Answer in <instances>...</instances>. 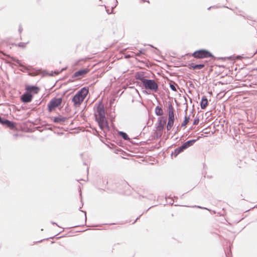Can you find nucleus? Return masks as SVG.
<instances>
[{
	"instance_id": "1",
	"label": "nucleus",
	"mask_w": 257,
	"mask_h": 257,
	"mask_svg": "<svg viewBox=\"0 0 257 257\" xmlns=\"http://www.w3.org/2000/svg\"><path fill=\"white\" fill-rule=\"evenodd\" d=\"M98 116L96 115V120H97L98 125L101 130L103 129V127L109 128L108 122L105 117V113L103 105L100 103L97 108L96 111Z\"/></svg>"
},
{
	"instance_id": "2",
	"label": "nucleus",
	"mask_w": 257,
	"mask_h": 257,
	"mask_svg": "<svg viewBox=\"0 0 257 257\" xmlns=\"http://www.w3.org/2000/svg\"><path fill=\"white\" fill-rule=\"evenodd\" d=\"M88 93V90L83 87L73 97L72 102L74 105L77 106L80 104L84 100Z\"/></svg>"
},
{
	"instance_id": "3",
	"label": "nucleus",
	"mask_w": 257,
	"mask_h": 257,
	"mask_svg": "<svg viewBox=\"0 0 257 257\" xmlns=\"http://www.w3.org/2000/svg\"><path fill=\"white\" fill-rule=\"evenodd\" d=\"M28 93H24L22 96V100L25 103H28L31 101L32 99V95L30 94L31 92L34 93H37L39 90V88L37 87L34 86H28L26 88Z\"/></svg>"
},
{
	"instance_id": "4",
	"label": "nucleus",
	"mask_w": 257,
	"mask_h": 257,
	"mask_svg": "<svg viewBox=\"0 0 257 257\" xmlns=\"http://www.w3.org/2000/svg\"><path fill=\"white\" fill-rule=\"evenodd\" d=\"M207 58H215L209 51L206 49H201L194 51V58L204 59Z\"/></svg>"
},
{
	"instance_id": "5",
	"label": "nucleus",
	"mask_w": 257,
	"mask_h": 257,
	"mask_svg": "<svg viewBox=\"0 0 257 257\" xmlns=\"http://www.w3.org/2000/svg\"><path fill=\"white\" fill-rule=\"evenodd\" d=\"M143 86L146 89H150L153 91L156 92L158 89L157 83L151 79H147L144 78L141 79Z\"/></svg>"
},
{
	"instance_id": "6",
	"label": "nucleus",
	"mask_w": 257,
	"mask_h": 257,
	"mask_svg": "<svg viewBox=\"0 0 257 257\" xmlns=\"http://www.w3.org/2000/svg\"><path fill=\"white\" fill-rule=\"evenodd\" d=\"M168 122L167 125V130L171 129L174 124V108L171 103L169 102L168 105Z\"/></svg>"
},
{
	"instance_id": "7",
	"label": "nucleus",
	"mask_w": 257,
	"mask_h": 257,
	"mask_svg": "<svg viewBox=\"0 0 257 257\" xmlns=\"http://www.w3.org/2000/svg\"><path fill=\"white\" fill-rule=\"evenodd\" d=\"M62 99L61 98H53L48 104V109L49 112H51L53 110L58 107L62 103Z\"/></svg>"
},
{
	"instance_id": "8",
	"label": "nucleus",
	"mask_w": 257,
	"mask_h": 257,
	"mask_svg": "<svg viewBox=\"0 0 257 257\" xmlns=\"http://www.w3.org/2000/svg\"><path fill=\"white\" fill-rule=\"evenodd\" d=\"M166 124V120L162 117L159 118L158 120V123L157 125V130L160 132H162L163 129L165 124Z\"/></svg>"
},
{
	"instance_id": "9",
	"label": "nucleus",
	"mask_w": 257,
	"mask_h": 257,
	"mask_svg": "<svg viewBox=\"0 0 257 257\" xmlns=\"http://www.w3.org/2000/svg\"><path fill=\"white\" fill-rule=\"evenodd\" d=\"M88 71V70L87 69L80 70L74 73L73 77L80 78L81 77L83 76L84 74H86Z\"/></svg>"
},
{
	"instance_id": "10",
	"label": "nucleus",
	"mask_w": 257,
	"mask_h": 257,
	"mask_svg": "<svg viewBox=\"0 0 257 257\" xmlns=\"http://www.w3.org/2000/svg\"><path fill=\"white\" fill-rule=\"evenodd\" d=\"M208 104V99L205 95L202 96L200 103V107L202 109H205Z\"/></svg>"
},
{
	"instance_id": "11",
	"label": "nucleus",
	"mask_w": 257,
	"mask_h": 257,
	"mask_svg": "<svg viewBox=\"0 0 257 257\" xmlns=\"http://www.w3.org/2000/svg\"><path fill=\"white\" fill-rule=\"evenodd\" d=\"M184 150H185V149H184L182 146H181L180 147L174 150V152L172 153L171 155L172 156H174L175 157H176L178 154H179L182 152L184 151Z\"/></svg>"
},
{
	"instance_id": "12",
	"label": "nucleus",
	"mask_w": 257,
	"mask_h": 257,
	"mask_svg": "<svg viewBox=\"0 0 257 257\" xmlns=\"http://www.w3.org/2000/svg\"><path fill=\"white\" fill-rule=\"evenodd\" d=\"M67 119V117L60 116L54 117L53 121L55 123H61L65 121Z\"/></svg>"
},
{
	"instance_id": "13",
	"label": "nucleus",
	"mask_w": 257,
	"mask_h": 257,
	"mask_svg": "<svg viewBox=\"0 0 257 257\" xmlns=\"http://www.w3.org/2000/svg\"><path fill=\"white\" fill-rule=\"evenodd\" d=\"M3 124L6 125L8 127L10 128H13L15 127V124L12 122L7 119H5L4 123Z\"/></svg>"
},
{
	"instance_id": "14",
	"label": "nucleus",
	"mask_w": 257,
	"mask_h": 257,
	"mask_svg": "<svg viewBox=\"0 0 257 257\" xmlns=\"http://www.w3.org/2000/svg\"><path fill=\"white\" fill-rule=\"evenodd\" d=\"M193 145V140H189L184 143L182 146L185 150Z\"/></svg>"
},
{
	"instance_id": "15",
	"label": "nucleus",
	"mask_w": 257,
	"mask_h": 257,
	"mask_svg": "<svg viewBox=\"0 0 257 257\" xmlns=\"http://www.w3.org/2000/svg\"><path fill=\"white\" fill-rule=\"evenodd\" d=\"M155 113L157 115L160 116L163 114V111L161 107L157 106L155 108Z\"/></svg>"
},
{
	"instance_id": "16",
	"label": "nucleus",
	"mask_w": 257,
	"mask_h": 257,
	"mask_svg": "<svg viewBox=\"0 0 257 257\" xmlns=\"http://www.w3.org/2000/svg\"><path fill=\"white\" fill-rule=\"evenodd\" d=\"M205 63L194 64V70H200L204 68Z\"/></svg>"
},
{
	"instance_id": "17",
	"label": "nucleus",
	"mask_w": 257,
	"mask_h": 257,
	"mask_svg": "<svg viewBox=\"0 0 257 257\" xmlns=\"http://www.w3.org/2000/svg\"><path fill=\"white\" fill-rule=\"evenodd\" d=\"M178 86L177 84L175 83H170V88L173 91H177V88H178Z\"/></svg>"
},
{
	"instance_id": "18",
	"label": "nucleus",
	"mask_w": 257,
	"mask_h": 257,
	"mask_svg": "<svg viewBox=\"0 0 257 257\" xmlns=\"http://www.w3.org/2000/svg\"><path fill=\"white\" fill-rule=\"evenodd\" d=\"M119 136L121 137H122L124 140H128L130 139L127 135L123 132H120L119 133Z\"/></svg>"
},
{
	"instance_id": "19",
	"label": "nucleus",
	"mask_w": 257,
	"mask_h": 257,
	"mask_svg": "<svg viewBox=\"0 0 257 257\" xmlns=\"http://www.w3.org/2000/svg\"><path fill=\"white\" fill-rule=\"evenodd\" d=\"M188 122L189 118L186 117L183 123H182V126H185L188 123Z\"/></svg>"
},
{
	"instance_id": "20",
	"label": "nucleus",
	"mask_w": 257,
	"mask_h": 257,
	"mask_svg": "<svg viewBox=\"0 0 257 257\" xmlns=\"http://www.w3.org/2000/svg\"><path fill=\"white\" fill-rule=\"evenodd\" d=\"M27 43H23V42H20L18 44V46L22 48H25L26 46Z\"/></svg>"
},
{
	"instance_id": "21",
	"label": "nucleus",
	"mask_w": 257,
	"mask_h": 257,
	"mask_svg": "<svg viewBox=\"0 0 257 257\" xmlns=\"http://www.w3.org/2000/svg\"><path fill=\"white\" fill-rule=\"evenodd\" d=\"M199 119L198 118H195L194 119V125L198 124Z\"/></svg>"
},
{
	"instance_id": "22",
	"label": "nucleus",
	"mask_w": 257,
	"mask_h": 257,
	"mask_svg": "<svg viewBox=\"0 0 257 257\" xmlns=\"http://www.w3.org/2000/svg\"><path fill=\"white\" fill-rule=\"evenodd\" d=\"M202 208V209H206V210H210L209 209L206 208V207H202L201 206H197V205H194V208Z\"/></svg>"
},
{
	"instance_id": "23",
	"label": "nucleus",
	"mask_w": 257,
	"mask_h": 257,
	"mask_svg": "<svg viewBox=\"0 0 257 257\" xmlns=\"http://www.w3.org/2000/svg\"><path fill=\"white\" fill-rule=\"evenodd\" d=\"M144 50L143 49L140 50L139 51V52L138 53L136 54V55L139 56L141 54H143L144 53Z\"/></svg>"
},
{
	"instance_id": "24",
	"label": "nucleus",
	"mask_w": 257,
	"mask_h": 257,
	"mask_svg": "<svg viewBox=\"0 0 257 257\" xmlns=\"http://www.w3.org/2000/svg\"><path fill=\"white\" fill-rule=\"evenodd\" d=\"M246 19L249 21H255L254 20H252V18L250 16H247Z\"/></svg>"
},
{
	"instance_id": "25",
	"label": "nucleus",
	"mask_w": 257,
	"mask_h": 257,
	"mask_svg": "<svg viewBox=\"0 0 257 257\" xmlns=\"http://www.w3.org/2000/svg\"><path fill=\"white\" fill-rule=\"evenodd\" d=\"M200 138H201V137H198L196 139H194V140H193V142H194V143H195L197 140H198Z\"/></svg>"
},
{
	"instance_id": "26",
	"label": "nucleus",
	"mask_w": 257,
	"mask_h": 257,
	"mask_svg": "<svg viewBox=\"0 0 257 257\" xmlns=\"http://www.w3.org/2000/svg\"><path fill=\"white\" fill-rule=\"evenodd\" d=\"M211 114V113L210 111H208L206 113V115H207L208 117Z\"/></svg>"
},
{
	"instance_id": "27",
	"label": "nucleus",
	"mask_w": 257,
	"mask_h": 257,
	"mask_svg": "<svg viewBox=\"0 0 257 257\" xmlns=\"http://www.w3.org/2000/svg\"><path fill=\"white\" fill-rule=\"evenodd\" d=\"M4 120L0 116V123L2 124L4 123Z\"/></svg>"
},
{
	"instance_id": "28",
	"label": "nucleus",
	"mask_w": 257,
	"mask_h": 257,
	"mask_svg": "<svg viewBox=\"0 0 257 257\" xmlns=\"http://www.w3.org/2000/svg\"><path fill=\"white\" fill-rule=\"evenodd\" d=\"M22 30H23V29H22V27L20 26L19 29V32L21 33L22 32Z\"/></svg>"
},
{
	"instance_id": "29",
	"label": "nucleus",
	"mask_w": 257,
	"mask_h": 257,
	"mask_svg": "<svg viewBox=\"0 0 257 257\" xmlns=\"http://www.w3.org/2000/svg\"><path fill=\"white\" fill-rule=\"evenodd\" d=\"M239 14H238V15H240V16H243V17H244V18L245 17V16L243 15L241 13V12H239Z\"/></svg>"
},
{
	"instance_id": "30",
	"label": "nucleus",
	"mask_w": 257,
	"mask_h": 257,
	"mask_svg": "<svg viewBox=\"0 0 257 257\" xmlns=\"http://www.w3.org/2000/svg\"><path fill=\"white\" fill-rule=\"evenodd\" d=\"M225 255H226V257H228L229 252L226 253V252H225Z\"/></svg>"
},
{
	"instance_id": "31",
	"label": "nucleus",
	"mask_w": 257,
	"mask_h": 257,
	"mask_svg": "<svg viewBox=\"0 0 257 257\" xmlns=\"http://www.w3.org/2000/svg\"><path fill=\"white\" fill-rule=\"evenodd\" d=\"M51 223H52V224H56V225H57V224L55 222H51Z\"/></svg>"
},
{
	"instance_id": "32",
	"label": "nucleus",
	"mask_w": 257,
	"mask_h": 257,
	"mask_svg": "<svg viewBox=\"0 0 257 257\" xmlns=\"http://www.w3.org/2000/svg\"><path fill=\"white\" fill-rule=\"evenodd\" d=\"M213 8V7H210L208 8V10H209L211 9V8Z\"/></svg>"
},
{
	"instance_id": "33",
	"label": "nucleus",
	"mask_w": 257,
	"mask_h": 257,
	"mask_svg": "<svg viewBox=\"0 0 257 257\" xmlns=\"http://www.w3.org/2000/svg\"><path fill=\"white\" fill-rule=\"evenodd\" d=\"M85 220L86 219V212H85Z\"/></svg>"
},
{
	"instance_id": "34",
	"label": "nucleus",
	"mask_w": 257,
	"mask_h": 257,
	"mask_svg": "<svg viewBox=\"0 0 257 257\" xmlns=\"http://www.w3.org/2000/svg\"><path fill=\"white\" fill-rule=\"evenodd\" d=\"M190 66L193 67V64H191Z\"/></svg>"
},
{
	"instance_id": "35",
	"label": "nucleus",
	"mask_w": 257,
	"mask_h": 257,
	"mask_svg": "<svg viewBox=\"0 0 257 257\" xmlns=\"http://www.w3.org/2000/svg\"><path fill=\"white\" fill-rule=\"evenodd\" d=\"M16 62H17V63H19V61L17 60Z\"/></svg>"
},
{
	"instance_id": "36",
	"label": "nucleus",
	"mask_w": 257,
	"mask_h": 257,
	"mask_svg": "<svg viewBox=\"0 0 257 257\" xmlns=\"http://www.w3.org/2000/svg\"><path fill=\"white\" fill-rule=\"evenodd\" d=\"M193 129L195 130V127H193ZM195 132V130H194V132Z\"/></svg>"
},
{
	"instance_id": "37",
	"label": "nucleus",
	"mask_w": 257,
	"mask_h": 257,
	"mask_svg": "<svg viewBox=\"0 0 257 257\" xmlns=\"http://www.w3.org/2000/svg\"><path fill=\"white\" fill-rule=\"evenodd\" d=\"M191 102H192V99L190 98Z\"/></svg>"
}]
</instances>
